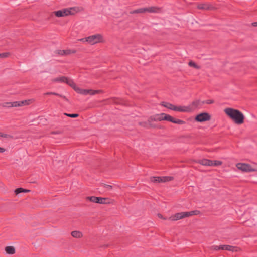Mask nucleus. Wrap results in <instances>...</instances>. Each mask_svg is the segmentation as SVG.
Segmentation results:
<instances>
[{
    "label": "nucleus",
    "instance_id": "1",
    "mask_svg": "<svg viewBox=\"0 0 257 257\" xmlns=\"http://www.w3.org/2000/svg\"><path fill=\"white\" fill-rule=\"evenodd\" d=\"M224 112L236 124H241L244 122V116L239 110L227 108L224 109Z\"/></svg>",
    "mask_w": 257,
    "mask_h": 257
},
{
    "label": "nucleus",
    "instance_id": "2",
    "mask_svg": "<svg viewBox=\"0 0 257 257\" xmlns=\"http://www.w3.org/2000/svg\"><path fill=\"white\" fill-rule=\"evenodd\" d=\"M162 120L170 121L173 123L178 124L180 125L184 124L185 123V122L184 121L181 119L174 118L172 116L164 113L157 114L150 117V121H157Z\"/></svg>",
    "mask_w": 257,
    "mask_h": 257
},
{
    "label": "nucleus",
    "instance_id": "3",
    "mask_svg": "<svg viewBox=\"0 0 257 257\" xmlns=\"http://www.w3.org/2000/svg\"><path fill=\"white\" fill-rule=\"evenodd\" d=\"M200 213L199 210H193L189 212H182L176 213L174 215H172L169 218V219L175 221L178 220L189 216L197 215Z\"/></svg>",
    "mask_w": 257,
    "mask_h": 257
},
{
    "label": "nucleus",
    "instance_id": "4",
    "mask_svg": "<svg viewBox=\"0 0 257 257\" xmlns=\"http://www.w3.org/2000/svg\"><path fill=\"white\" fill-rule=\"evenodd\" d=\"M83 42H87L91 45H94L98 43L103 42V36L100 34H96L91 35L80 39Z\"/></svg>",
    "mask_w": 257,
    "mask_h": 257
},
{
    "label": "nucleus",
    "instance_id": "5",
    "mask_svg": "<svg viewBox=\"0 0 257 257\" xmlns=\"http://www.w3.org/2000/svg\"><path fill=\"white\" fill-rule=\"evenodd\" d=\"M54 15L57 17H62L69 15H73L75 13V8H65L53 12Z\"/></svg>",
    "mask_w": 257,
    "mask_h": 257
},
{
    "label": "nucleus",
    "instance_id": "6",
    "mask_svg": "<svg viewBox=\"0 0 257 257\" xmlns=\"http://www.w3.org/2000/svg\"><path fill=\"white\" fill-rule=\"evenodd\" d=\"M196 162L203 166H218L222 165V162L219 160H212L207 159L198 160Z\"/></svg>",
    "mask_w": 257,
    "mask_h": 257
},
{
    "label": "nucleus",
    "instance_id": "7",
    "mask_svg": "<svg viewBox=\"0 0 257 257\" xmlns=\"http://www.w3.org/2000/svg\"><path fill=\"white\" fill-rule=\"evenodd\" d=\"M158 8L156 7H150L148 8H142L130 12V14L144 13L146 12L155 13L157 12Z\"/></svg>",
    "mask_w": 257,
    "mask_h": 257
},
{
    "label": "nucleus",
    "instance_id": "8",
    "mask_svg": "<svg viewBox=\"0 0 257 257\" xmlns=\"http://www.w3.org/2000/svg\"><path fill=\"white\" fill-rule=\"evenodd\" d=\"M236 167L243 172H250L256 171V170L252 168L248 164L238 163L236 165Z\"/></svg>",
    "mask_w": 257,
    "mask_h": 257
},
{
    "label": "nucleus",
    "instance_id": "9",
    "mask_svg": "<svg viewBox=\"0 0 257 257\" xmlns=\"http://www.w3.org/2000/svg\"><path fill=\"white\" fill-rule=\"evenodd\" d=\"M79 91V94H82L84 95H94L97 94H100L103 93L102 90H92V89H77Z\"/></svg>",
    "mask_w": 257,
    "mask_h": 257
},
{
    "label": "nucleus",
    "instance_id": "10",
    "mask_svg": "<svg viewBox=\"0 0 257 257\" xmlns=\"http://www.w3.org/2000/svg\"><path fill=\"white\" fill-rule=\"evenodd\" d=\"M211 119V115L207 112H202L196 116L195 117V121L197 122H204L209 121Z\"/></svg>",
    "mask_w": 257,
    "mask_h": 257
},
{
    "label": "nucleus",
    "instance_id": "11",
    "mask_svg": "<svg viewBox=\"0 0 257 257\" xmlns=\"http://www.w3.org/2000/svg\"><path fill=\"white\" fill-rule=\"evenodd\" d=\"M173 179L172 177H151L150 178V181L153 183H161L165 182L171 181Z\"/></svg>",
    "mask_w": 257,
    "mask_h": 257
},
{
    "label": "nucleus",
    "instance_id": "12",
    "mask_svg": "<svg viewBox=\"0 0 257 257\" xmlns=\"http://www.w3.org/2000/svg\"><path fill=\"white\" fill-rule=\"evenodd\" d=\"M173 110L179 111V112H190L192 110V108L190 106H174L173 108Z\"/></svg>",
    "mask_w": 257,
    "mask_h": 257
},
{
    "label": "nucleus",
    "instance_id": "13",
    "mask_svg": "<svg viewBox=\"0 0 257 257\" xmlns=\"http://www.w3.org/2000/svg\"><path fill=\"white\" fill-rule=\"evenodd\" d=\"M56 53L60 55H68L71 54H74L76 52L75 50H57L56 51Z\"/></svg>",
    "mask_w": 257,
    "mask_h": 257
},
{
    "label": "nucleus",
    "instance_id": "14",
    "mask_svg": "<svg viewBox=\"0 0 257 257\" xmlns=\"http://www.w3.org/2000/svg\"><path fill=\"white\" fill-rule=\"evenodd\" d=\"M33 101V99H28L20 101H16L15 105L16 107L28 105Z\"/></svg>",
    "mask_w": 257,
    "mask_h": 257
},
{
    "label": "nucleus",
    "instance_id": "15",
    "mask_svg": "<svg viewBox=\"0 0 257 257\" xmlns=\"http://www.w3.org/2000/svg\"><path fill=\"white\" fill-rule=\"evenodd\" d=\"M220 250H228L232 252L237 251V247L229 245H220Z\"/></svg>",
    "mask_w": 257,
    "mask_h": 257
},
{
    "label": "nucleus",
    "instance_id": "16",
    "mask_svg": "<svg viewBox=\"0 0 257 257\" xmlns=\"http://www.w3.org/2000/svg\"><path fill=\"white\" fill-rule=\"evenodd\" d=\"M65 83L68 84L69 86L71 87L77 93H79V91L77 90V89H81L80 88L77 87L76 85V84L74 83L73 80L68 79L67 77Z\"/></svg>",
    "mask_w": 257,
    "mask_h": 257
},
{
    "label": "nucleus",
    "instance_id": "17",
    "mask_svg": "<svg viewBox=\"0 0 257 257\" xmlns=\"http://www.w3.org/2000/svg\"><path fill=\"white\" fill-rule=\"evenodd\" d=\"M197 8L201 10H212L214 7L209 4H199L197 6Z\"/></svg>",
    "mask_w": 257,
    "mask_h": 257
},
{
    "label": "nucleus",
    "instance_id": "18",
    "mask_svg": "<svg viewBox=\"0 0 257 257\" xmlns=\"http://www.w3.org/2000/svg\"><path fill=\"white\" fill-rule=\"evenodd\" d=\"M148 121L149 122V128H163V127L159 124H156L154 123L153 122L154 121H150V117L148 119Z\"/></svg>",
    "mask_w": 257,
    "mask_h": 257
},
{
    "label": "nucleus",
    "instance_id": "19",
    "mask_svg": "<svg viewBox=\"0 0 257 257\" xmlns=\"http://www.w3.org/2000/svg\"><path fill=\"white\" fill-rule=\"evenodd\" d=\"M112 102L116 104L124 105L125 102L123 99L119 98H112Z\"/></svg>",
    "mask_w": 257,
    "mask_h": 257
},
{
    "label": "nucleus",
    "instance_id": "20",
    "mask_svg": "<svg viewBox=\"0 0 257 257\" xmlns=\"http://www.w3.org/2000/svg\"><path fill=\"white\" fill-rule=\"evenodd\" d=\"M67 77L65 76H61L59 77H57L54 78L52 80V81L53 82H61V83H65Z\"/></svg>",
    "mask_w": 257,
    "mask_h": 257
},
{
    "label": "nucleus",
    "instance_id": "21",
    "mask_svg": "<svg viewBox=\"0 0 257 257\" xmlns=\"http://www.w3.org/2000/svg\"><path fill=\"white\" fill-rule=\"evenodd\" d=\"M71 235L76 238H80L83 236V234L81 232L79 231H73L71 233Z\"/></svg>",
    "mask_w": 257,
    "mask_h": 257
},
{
    "label": "nucleus",
    "instance_id": "22",
    "mask_svg": "<svg viewBox=\"0 0 257 257\" xmlns=\"http://www.w3.org/2000/svg\"><path fill=\"white\" fill-rule=\"evenodd\" d=\"M5 251L8 254H14L15 253V248L12 246H8L5 247Z\"/></svg>",
    "mask_w": 257,
    "mask_h": 257
},
{
    "label": "nucleus",
    "instance_id": "23",
    "mask_svg": "<svg viewBox=\"0 0 257 257\" xmlns=\"http://www.w3.org/2000/svg\"><path fill=\"white\" fill-rule=\"evenodd\" d=\"M109 200L108 198H102V197H98V203L101 204H106L110 203V202L108 201Z\"/></svg>",
    "mask_w": 257,
    "mask_h": 257
},
{
    "label": "nucleus",
    "instance_id": "24",
    "mask_svg": "<svg viewBox=\"0 0 257 257\" xmlns=\"http://www.w3.org/2000/svg\"><path fill=\"white\" fill-rule=\"evenodd\" d=\"M44 94L48 95H56V96H57L62 98L65 101H68V99L65 96L60 94L59 93H56V92H47V93H45Z\"/></svg>",
    "mask_w": 257,
    "mask_h": 257
},
{
    "label": "nucleus",
    "instance_id": "25",
    "mask_svg": "<svg viewBox=\"0 0 257 257\" xmlns=\"http://www.w3.org/2000/svg\"><path fill=\"white\" fill-rule=\"evenodd\" d=\"M161 105L168 109L173 110V108L174 107V105L166 102H162Z\"/></svg>",
    "mask_w": 257,
    "mask_h": 257
},
{
    "label": "nucleus",
    "instance_id": "26",
    "mask_svg": "<svg viewBox=\"0 0 257 257\" xmlns=\"http://www.w3.org/2000/svg\"><path fill=\"white\" fill-rule=\"evenodd\" d=\"M98 197L96 196H88L86 197L87 200H89L92 202L98 203Z\"/></svg>",
    "mask_w": 257,
    "mask_h": 257
},
{
    "label": "nucleus",
    "instance_id": "27",
    "mask_svg": "<svg viewBox=\"0 0 257 257\" xmlns=\"http://www.w3.org/2000/svg\"><path fill=\"white\" fill-rule=\"evenodd\" d=\"M30 191V190L25 189L23 188H18L15 190V193L16 195L21 193L29 192Z\"/></svg>",
    "mask_w": 257,
    "mask_h": 257
},
{
    "label": "nucleus",
    "instance_id": "28",
    "mask_svg": "<svg viewBox=\"0 0 257 257\" xmlns=\"http://www.w3.org/2000/svg\"><path fill=\"white\" fill-rule=\"evenodd\" d=\"M15 103H16V101L10 102H5L2 104V106L3 107H9H9H16V105L15 104Z\"/></svg>",
    "mask_w": 257,
    "mask_h": 257
},
{
    "label": "nucleus",
    "instance_id": "29",
    "mask_svg": "<svg viewBox=\"0 0 257 257\" xmlns=\"http://www.w3.org/2000/svg\"><path fill=\"white\" fill-rule=\"evenodd\" d=\"M201 102L202 101H200L199 100H195L192 102L191 105L194 107V108H196L199 106H201L202 105H201Z\"/></svg>",
    "mask_w": 257,
    "mask_h": 257
},
{
    "label": "nucleus",
    "instance_id": "30",
    "mask_svg": "<svg viewBox=\"0 0 257 257\" xmlns=\"http://www.w3.org/2000/svg\"><path fill=\"white\" fill-rule=\"evenodd\" d=\"M0 137L10 139H12L14 138V137L12 135L2 133L1 132H0Z\"/></svg>",
    "mask_w": 257,
    "mask_h": 257
},
{
    "label": "nucleus",
    "instance_id": "31",
    "mask_svg": "<svg viewBox=\"0 0 257 257\" xmlns=\"http://www.w3.org/2000/svg\"><path fill=\"white\" fill-rule=\"evenodd\" d=\"M139 125L143 127H145L146 128H149V122L148 121H147V122H146V121L139 122Z\"/></svg>",
    "mask_w": 257,
    "mask_h": 257
},
{
    "label": "nucleus",
    "instance_id": "32",
    "mask_svg": "<svg viewBox=\"0 0 257 257\" xmlns=\"http://www.w3.org/2000/svg\"><path fill=\"white\" fill-rule=\"evenodd\" d=\"M188 65L191 66L193 67L196 69H199L200 67L197 65L194 62L191 61L189 62Z\"/></svg>",
    "mask_w": 257,
    "mask_h": 257
},
{
    "label": "nucleus",
    "instance_id": "33",
    "mask_svg": "<svg viewBox=\"0 0 257 257\" xmlns=\"http://www.w3.org/2000/svg\"><path fill=\"white\" fill-rule=\"evenodd\" d=\"M64 115H66L68 117H71V118H76L79 116L78 114H77V113L69 114V113H65Z\"/></svg>",
    "mask_w": 257,
    "mask_h": 257
},
{
    "label": "nucleus",
    "instance_id": "34",
    "mask_svg": "<svg viewBox=\"0 0 257 257\" xmlns=\"http://www.w3.org/2000/svg\"><path fill=\"white\" fill-rule=\"evenodd\" d=\"M214 103V101L213 100H205V101H202L201 102V105H203L205 103L206 104H212Z\"/></svg>",
    "mask_w": 257,
    "mask_h": 257
},
{
    "label": "nucleus",
    "instance_id": "35",
    "mask_svg": "<svg viewBox=\"0 0 257 257\" xmlns=\"http://www.w3.org/2000/svg\"><path fill=\"white\" fill-rule=\"evenodd\" d=\"M210 249L211 250H220V245L219 246H217V245H212L210 247Z\"/></svg>",
    "mask_w": 257,
    "mask_h": 257
},
{
    "label": "nucleus",
    "instance_id": "36",
    "mask_svg": "<svg viewBox=\"0 0 257 257\" xmlns=\"http://www.w3.org/2000/svg\"><path fill=\"white\" fill-rule=\"evenodd\" d=\"M10 55V53L8 52L0 53V58H6Z\"/></svg>",
    "mask_w": 257,
    "mask_h": 257
},
{
    "label": "nucleus",
    "instance_id": "37",
    "mask_svg": "<svg viewBox=\"0 0 257 257\" xmlns=\"http://www.w3.org/2000/svg\"><path fill=\"white\" fill-rule=\"evenodd\" d=\"M102 185L105 188H107L108 190H111L113 189V187L111 185H107L105 184H102Z\"/></svg>",
    "mask_w": 257,
    "mask_h": 257
},
{
    "label": "nucleus",
    "instance_id": "38",
    "mask_svg": "<svg viewBox=\"0 0 257 257\" xmlns=\"http://www.w3.org/2000/svg\"><path fill=\"white\" fill-rule=\"evenodd\" d=\"M61 133H62V132L60 131H53L51 133V134H60Z\"/></svg>",
    "mask_w": 257,
    "mask_h": 257
},
{
    "label": "nucleus",
    "instance_id": "39",
    "mask_svg": "<svg viewBox=\"0 0 257 257\" xmlns=\"http://www.w3.org/2000/svg\"><path fill=\"white\" fill-rule=\"evenodd\" d=\"M158 217H159V218H161V219H164V220H166V219H167V218H164V217L163 216V215H162V214H160V213H158Z\"/></svg>",
    "mask_w": 257,
    "mask_h": 257
},
{
    "label": "nucleus",
    "instance_id": "40",
    "mask_svg": "<svg viewBox=\"0 0 257 257\" xmlns=\"http://www.w3.org/2000/svg\"><path fill=\"white\" fill-rule=\"evenodd\" d=\"M6 149L5 148L0 147V153H4Z\"/></svg>",
    "mask_w": 257,
    "mask_h": 257
},
{
    "label": "nucleus",
    "instance_id": "41",
    "mask_svg": "<svg viewBox=\"0 0 257 257\" xmlns=\"http://www.w3.org/2000/svg\"><path fill=\"white\" fill-rule=\"evenodd\" d=\"M6 149L5 148L0 147V153H4Z\"/></svg>",
    "mask_w": 257,
    "mask_h": 257
},
{
    "label": "nucleus",
    "instance_id": "42",
    "mask_svg": "<svg viewBox=\"0 0 257 257\" xmlns=\"http://www.w3.org/2000/svg\"><path fill=\"white\" fill-rule=\"evenodd\" d=\"M252 26L254 27H257V22L252 23Z\"/></svg>",
    "mask_w": 257,
    "mask_h": 257
},
{
    "label": "nucleus",
    "instance_id": "43",
    "mask_svg": "<svg viewBox=\"0 0 257 257\" xmlns=\"http://www.w3.org/2000/svg\"><path fill=\"white\" fill-rule=\"evenodd\" d=\"M104 246H105V247H107L108 246V244L105 245Z\"/></svg>",
    "mask_w": 257,
    "mask_h": 257
}]
</instances>
